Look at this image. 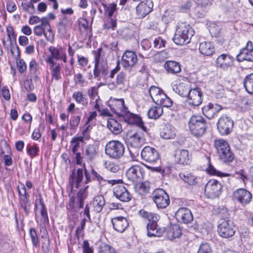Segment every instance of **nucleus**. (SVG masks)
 <instances>
[{
    "instance_id": "1",
    "label": "nucleus",
    "mask_w": 253,
    "mask_h": 253,
    "mask_svg": "<svg viewBox=\"0 0 253 253\" xmlns=\"http://www.w3.org/2000/svg\"><path fill=\"white\" fill-rule=\"evenodd\" d=\"M108 103L111 111L119 117L122 118L126 122L129 124H135L143 131H146L147 128L144 126L141 118L130 112L126 106L123 99L111 97Z\"/></svg>"
},
{
    "instance_id": "2",
    "label": "nucleus",
    "mask_w": 253,
    "mask_h": 253,
    "mask_svg": "<svg viewBox=\"0 0 253 253\" xmlns=\"http://www.w3.org/2000/svg\"><path fill=\"white\" fill-rule=\"evenodd\" d=\"M140 214L144 218H147L149 223L147 224V235L149 237H161L164 232L163 229L158 227L157 222L160 219L159 215L155 213L140 211Z\"/></svg>"
},
{
    "instance_id": "3",
    "label": "nucleus",
    "mask_w": 253,
    "mask_h": 253,
    "mask_svg": "<svg viewBox=\"0 0 253 253\" xmlns=\"http://www.w3.org/2000/svg\"><path fill=\"white\" fill-rule=\"evenodd\" d=\"M194 34V31L192 27L186 22H182L178 25L173 41L177 45L186 44L190 42Z\"/></svg>"
},
{
    "instance_id": "4",
    "label": "nucleus",
    "mask_w": 253,
    "mask_h": 253,
    "mask_svg": "<svg viewBox=\"0 0 253 253\" xmlns=\"http://www.w3.org/2000/svg\"><path fill=\"white\" fill-rule=\"evenodd\" d=\"M189 128L192 135L197 137H200L206 131V121L201 116L193 115L189 121Z\"/></svg>"
},
{
    "instance_id": "5",
    "label": "nucleus",
    "mask_w": 253,
    "mask_h": 253,
    "mask_svg": "<svg viewBox=\"0 0 253 253\" xmlns=\"http://www.w3.org/2000/svg\"><path fill=\"white\" fill-rule=\"evenodd\" d=\"M95 65L93 70V76L94 78L97 80H100V75L106 76L108 74V66L106 62H100L101 57H103L104 55L105 51L102 48L97 49V50L93 51Z\"/></svg>"
},
{
    "instance_id": "6",
    "label": "nucleus",
    "mask_w": 253,
    "mask_h": 253,
    "mask_svg": "<svg viewBox=\"0 0 253 253\" xmlns=\"http://www.w3.org/2000/svg\"><path fill=\"white\" fill-rule=\"evenodd\" d=\"M105 151L106 154L110 158L119 159L124 155L125 147L120 141L112 140L106 144Z\"/></svg>"
},
{
    "instance_id": "7",
    "label": "nucleus",
    "mask_w": 253,
    "mask_h": 253,
    "mask_svg": "<svg viewBox=\"0 0 253 253\" xmlns=\"http://www.w3.org/2000/svg\"><path fill=\"white\" fill-rule=\"evenodd\" d=\"M236 227L226 208H222V238L233 236Z\"/></svg>"
},
{
    "instance_id": "8",
    "label": "nucleus",
    "mask_w": 253,
    "mask_h": 253,
    "mask_svg": "<svg viewBox=\"0 0 253 253\" xmlns=\"http://www.w3.org/2000/svg\"><path fill=\"white\" fill-rule=\"evenodd\" d=\"M49 51L50 55L48 56L45 59V62L49 64H53L57 63L55 60H62L64 63L67 61V56L65 48L61 46L55 47L54 46H50Z\"/></svg>"
},
{
    "instance_id": "9",
    "label": "nucleus",
    "mask_w": 253,
    "mask_h": 253,
    "mask_svg": "<svg viewBox=\"0 0 253 253\" xmlns=\"http://www.w3.org/2000/svg\"><path fill=\"white\" fill-rule=\"evenodd\" d=\"M152 199L157 207L159 209L167 208L170 203V199L166 192L161 188L155 189L152 193Z\"/></svg>"
},
{
    "instance_id": "10",
    "label": "nucleus",
    "mask_w": 253,
    "mask_h": 253,
    "mask_svg": "<svg viewBox=\"0 0 253 253\" xmlns=\"http://www.w3.org/2000/svg\"><path fill=\"white\" fill-rule=\"evenodd\" d=\"M84 175L86 178L85 183L90 181V180L89 177V174L87 173L85 164H84L83 168L78 169L77 171L75 170L72 171L69 180V183L72 188H79L84 176Z\"/></svg>"
},
{
    "instance_id": "11",
    "label": "nucleus",
    "mask_w": 253,
    "mask_h": 253,
    "mask_svg": "<svg viewBox=\"0 0 253 253\" xmlns=\"http://www.w3.org/2000/svg\"><path fill=\"white\" fill-rule=\"evenodd\" d=\"M17 189L19 206L21 209L28 215L31 207V204L29 201V195L27 192L26 187L23 184H21L20 186H18Z\"/></svg>"
},
{
    "instance_id": "12",
    "label": "nucleus",
    "mask_w": 253,
    "mask_h": 253,
    "mask_svg": "<svg viewBox=\"0 0 253 253\" xmlns=\"http://www.w3.org/2000/svg\"><path fill=\"white\" fill-rule=\"evenodd\" d=\"M203 93L199 87L191 88L186 97V102L190 106H197L202 102Z\"/></svg>"
},
{
    "instance_id": "13",
    "label": "nucleus",
    "mask_w": 253,
    "mask_h": 253,
    "mask_svg": "<svg viewBox=\"0 0 253 253\" xmlns=\"http://www.w3.org/2000/svg\"><path fill=\"white\" fill-rule=\"evenodd\" d=\"M141 156L144 161L151 164L156 163L160 159L158 151L150 146H146L142 150Z\"/></svg>"
},
{
    "instance_id": "14",
    "label": "nucleus",
    "mask_w": 253,
    "mask_h": 253,
    "mask_svg": "<svg viewBox=\"0 0 253 253\" xmlns=\"http://www.w3.org/2000/svg\"><path fill=\"white\" fill-rule=\"evenodd\" d=\"M221 184L215 179L208 181L205 188V192L210 197L213 198L220 196Z\"/></svg>"
},
{
    "instance_id": "15",
    "label": "nucleus",
    "mask_w": 253,
    "mask_h": 253,
    "mask_svg": "<svg viewBox=\"0 0 253 253\" xmlns=\"http://www.w3.org/2000/svg\"><path fill=\"white\" fill-rule=\"evenodd\" d=\"M144 173L145 171L143 168L135 165L127 170L126 174L128 180L133 182H137L143 178Z\"/></svg>"
},
{
    "instance_id": "16",
    "label": "nucleus",
    "mask_w": 253,
    "mask_h": 253,
    "mask_svg": "<svg viewBox=\"0 0 253 253\" xmlns=\"http://www.w3.org/2000/svg\"><path fill=\"white\" fill-rule=\"evenodd\" d=\"M117 184H120L117 185L113 188V193L115 197L122 202L129 201L131 199V195L123 184V181Z\"/></svg>"
},
{
    "instance_id": "17",
    "label": "nucleus",
    "mask_w": 253,
    "mask_h": 253,
    "mask_svg": "<svg viewBox=\"0 0 253 253\" xmlns=\"http://www.w3.org/2000/svg\"><path fill=\"white\" fill-rule=\"evenodd\" d=\"M237 59L239 62L245 60L253 62V45L251 42H248L246 46L241 50L237 55Z\"/></svg>"
},
{
    "instance_id": "18",
    "label": "nucleus",
    "mask_w": 253,
    "mask_h": 253,
    "mask_svg": "<svg viewBox=\"0 0 253 253\" xmlns=\"http://www.w3.org/2000/svg\"><path fill=\"white\" fill-rule=\"evenodd\" d=\"M137 61L136 53L131 50L126 51L122 58V64L125 69H128L134 66Z\"/></svg>"
},
{
    "instance_id": "19",
    "label": "nucleus",
    "mask_w": 253,
    "mask_h": 253,
    "mask_svg": "<svg viewBox=\"0 0 253 253\" xmlns=\"http://www.w3.org/2000/svg\"><path fill=\"white\" fill-rule=\"evenodd\" d=\"M153 3L152 1L147 0L141 2L136 7V15L138 18H143L152 10Z\"/></svg>"
},
{
    "instance_id": "20",
    "label": "nucleus",
    "mask_w": 253,
    "mask_h": 253,
    "mask_svg": "<svg viewBox=\"0 0 253 253\" xmlns=\"http://www.w3.org/2000/svg\"><path fill=\"white\" fill-rule=\"evenodd\" d=\"M50 33L51 29L47 18H42L41 23L36 26L34 28V33L37 36H41L44 35L45 37L47 36V32Z\"/></svg>"
},
{
    "instance_id": "21",
    "label": "nucleus",
    "mask_w": 253,
    "mask_h": 253,
    "mask_svg": "<svg viewBox=\"0 0 253 253\" xmlns=\"http://www.w3.org/2000/svg\"><path fill=\"white\" fill-rule=\"evenodd\" d=\"M175 217L179 222L187 224L193 220L191 211L186 208H180L175 213Z\"/></svg>"
},
{
    "instance_id": "22",
    "label": "nucleus",
    "mask_w": 253,
    "mask_h": 253,
    "mask_svg": "<svg viewBox=\"0 0 253 253\" xmlns=\"http://www.w3.org/2000/svg\"><path fill=\"white\" fill-rule=\"evenodd\" d=\"M234 196L240 203L244 206L249 204L252 199L251 193L245 189H240L234 192Z\"/></svg>"
},
{
    "instance_id": "23",
    "label": "nucleus",
    "mask_w": 253,
    "mask_h": 253,
    "mask_svg": "<svg viewBox=\"0 0 253 253\" xmlns=\"http://www.w3.org/2000/svg\"><path fill=\"white\" fill-rule=\"evenodd\" d=\"M111 222L114 229L119 233H123L128 226L127 219L123 216L115 217Z\"/></svg>"
},
{
    "instance_id": "24",
    "label": "nucleus",
    "mask_w": 253,
    "mask_h": 253,
    "mask_svg": "<svg viewBox=\"0 0 253 253\" xmlns=\"http://www.w3.org/2000/svg\"><path fill=\"white\" fill-rule=\"evenodd\" d=\"M191 155L186 149H177L175 151V160L181 165H188L191 162Z\"/></svg>"
},
{
    "instance_id": "25",
    "label": "nucleus",
    "mask_w": 253,
    "mask_h": 253,
    "mask_svg": "<svg viewBox=\"0 0 253 253\" xmlns=\"http://www.w3.org/2000/svg\"><path fill=\"white\" fill-rule=\"evenodd\" d=\"M126 142L129 148L138 149L144 144V139L140 134L135 133L127 137Z\"/></svg>"
},
{
    "instance_id": "26",
    "label": "nucleus",
    "mask_w": 253,
    "mask_h": 253,
    "mask_svg": "<svg viewBox=\"0 0 253 253\" xmlns=\"http://www.w3.org/2000/svg\"><path fill=\"white\" fill-rule=\"evenodd\" d=\"M221 106L217 104L210 103L204 106L203 109V114L209 119L213 118L220 110Z\"/></svg>"
},
{
    "instance_id": "27",
    "label": "nucleus",
    "mask_w": 253,
    "mask_h": 253,
    "mask_svg": "<svg viewBox=\"0 0 253 253\" xmlns=\"http://www.w3.org/2000/svg\"><path fill=\"white\" fill-rule=\"evenodd\" d=\"M190 89L188 84L183 83H177L172 85L173 90L183 97H187Z\"/></svg>"
},
{
    "instance_id": "28",
    "label": "nucleus",
    "mask_w": 253,
    "mask_h": 253,
    "mask_svg": "<svg viewBox=\"0 0 253 253\" xmlns=\"http://www.w3.org/2000/svg\"><path fill=\"white\" fill-rule=\"evenodd\" d=\"M29 71L31 80L37 82L39 80V76L40 74V69L35 59H32L30 62Z\"/></svg>"
},
{
    "instance_id": "29",
    "label": "nucleus",
    "mask_w": 253,
    "mask_h": 253,
    "mask_svg": "<svg viewBox=\"0 0 253 253\" xmlns=\"http://www.w3.org/2000/svg\"><path fill=\"white\" fill-rule=\"evenodd\" d=\"M160 135L164 139H173L176 135V129L172 126L166 125L161 129Z\"/></svg>"
},
{
    "instance_id": "30",
    "label": "nucleus",
    "mask_w": 253,
    "mask_h": 253,
    "mask_svg": "<svg viewBox=\"0 0 253 253\" xmlns=\"http://www.w3.org/2000/svg\"><path fill=\"white\" fill-rule=\"evenodd\" d=\"M182 234L180 227L176 224L168 227L166 230L167 238L170 240L179 238Z\"/></svg>"
},
{
    "instance_id": "31",
    "label": "nucleus",
    "mask_w": 253,
    "mask_h": 253,
    "mask_svg": "<svg viewBox=\"0 0 253 253\" xmlns=\"http://www.w3.org/2000/svg\"><path fill=\"white\" fill-rule=\"evenodd\" d=\"M149 94L153 101L156 103L162 97H165V93L162 89L155 86H152L149 90Z\"/></svg>"
},
{
    "instance_id": "32",
    "label": "nucleus",
    "mask_w": 253,
    "mask_h": 253,
    "mask_svg": "<svg viewBox=\"0 0 253 253\" xmlns=\"http://www.w3.org/2000/svg\"><path fill=\"white\" fill-rule=\"evenodd\" d=\"M234 158L233 153L227 142L222 140V160L226 162H231Z\"/></svg>"
},
{
    "instance_id": "33",
    "label": "nucleus",
    "mask_w": 253,
    "mask_h": 253,
    "mask_svg": "<svg viewBox=\"0 0 253 253\" xmlns=\"http://www.w3.org/2000/svg\"><path fill=\"white\" fill-rule=\"evenodd\" d=\"M199 50L202 54L211 56L214 52V47L211 42H204L200 43Z\"/></svg>"
},
{
    "instance_id": "34",
    "label": "nucleus",
    "mask_w": 253,
    "mask_h": 253,
    "mask_svg": "<svg viewBox=\"0 0 253 253\" xmlns=\"http://www.w3.org/2000/svg\"><path fill=\"white\" fill-rule=\"evenodd\" d=\"M164 67L169 74H175L181 72L179 63L174 61H168L165 62Z\"/></svg>"
},
{
    "instance_id": "35",
    "label": "nucleus",
    "mask_w": 253,
    "mask_h": 253,
    "mask_svg": "<svg viewBox=\"0 0 253 253\" xmlns=\"http://www.w3.org/2000/svg\"><path fill=\"white\" fill-rule=\"evenodd\" d=\"M105 204L104 198L101 195L94 197L91 202L93 210L96 212H100L102 210Z\"/></svg>"
},
{
    "instance_id": "36",
    "label": "nucleus",
    "mask_w": 253,
    "mask_h": 253,
    "mask_svg": "<svg viewBox=\"0 0 253 253\" xmlns=\"http://www.w3.org/2000/svg\"><path fill=\"white\" fill-rule=\"evenodd\" d=\"M51 76V80L58 81L61 78V65L59 63L49 64Z\"/></svg>"
},
{
    "instance_id": "37",
    "label": "nucleus",
    "mask_w": 253,
    "mask_h": 253,
    "mask_svg": "<svg viewBox=\"0 0 253 253\" xmlns=\"http://www.w3.org/2000/svg\"><path fill=\"white\" fill-rule=\"evenodd\" d=\"M42 217L39 220L36 215V220L39 225L40 230L41 232H44L46 230V225L49 223V219L47 215V211H41Z\"/></svg>"
},
{
    "instance_id": "38",
    "label": "nucleus",
    "mask_w": 253,
    "mask_h": 253,
    "mask_svg": "<svg viewBox=\"0 0 253 253\" xmlns=\"http://www.w3.org/2000/svg\"><path fill=\"white\" fill-rule=\"evenodd\" d=\"M107 127L116 135L120 134L123 131L121 125L114 119L110 118L108 120Z\"/></svg>"
},
{
    "instance_id": "39",
    "label": "nucleus",
    "mask_w": 253,
    "mask_h": 253,
    "mask_svg": "<svg viewBox=\"0 0 253 253\" xmlns=\"http://www.w3.org/2000/svg\"><path fill=\"white\" fill-rule=\"evenodd\" d=\"M180 178L190 185H195L197 183V177L188 172H181L179 174Z\"/></svg>"
},
{
    "instance_id": "40",
    "label": "nucleus",
    "mask_w": 253,
    "mask_h": 253,
    "mask_svg": "<svg viewBox=\"0 0 253 253\" xmlns=\"http://www.w3.org/2000/svg\"><path fill=\"white\" fill-rule=\"evenodd\" d=\"M91 173L94 179H96L98 182H99V184H105V183L107 182L109 184H111L112 185H114L117 184V183H120L122 182V179H117V180H106L104 179L102 176L97 173L96 171H95L94 169H92Z\"/></svg>"
},
{
    "instance_id": "41",
    "label": "nucleus",
    "mask_w": 253,
    "mask_h": 253,
    "mask_svg": "<svg viewBox=\"0 0 253 253\" xmlns=\"http://www.w3.org/2000/svg\"><path fill=\"white\" fill-rule=\"evenodd\" d=\"M163 113V109L161 106H153L148 112L149 118L157 119L160 117Z\"/></svg>"
},
{
    "instance_id": "42",
    "label": "nucleus",
    "mask_w": 253,
    "mask_h": 253,
    "mask_svg": "<svg viewBox=\"0 0 253 253\" xmlns=\"http://www.w3.org/2000/svg\"><path fill=\"white\" fill-rule=\"evenodd\" d=\"M222 122L224 123V125H222V129L224 130V134L228 135L232 131L233 121L227 117H222Z\"/></svg>"
},
{
    "instance_id": "43",
    "label": "nucleus",
    "mask_w": 253,
    "mask_h": 253,
    "mask_svg": "<svg viewBox=\"0 0 253 253\" xmlns=\"http://www.w3.org/2000/svg\"><path fill=\"white\" fill-rule=\"evenodd\" d=\"M84 154L88 160L91 161L94 159L97 155L96 146L92 144L88 145L85 148Z\"/></svg>"
},
{
    "instance_id": "44",
    "label": "nucleus",
    "mask_w": 253,
    "mask_h": 253,
    "mask_svg": "<svg viewBox=\"0 0 253 253\" xmlns=\"http://www.w3.org/2000/svg\"><path fill=\"white\" fill-rule=\"evenodd\" d=\"M71 22L65 17L63 18L58 25V32L61 35H65L67 32V29L71 26Z\"/></svg>"
},
{
    "instance_id": "45",
    "label": "nucleus",
    "mask_w": 253,
    "mask_h": 253,
    "mask_svg": "<svg viewBox=\"0 0 253 253\" xmlns=\"http://www.w3.org/2000/svg\"><path fill=\"white\" fill-rule=\"evenodd\" d=\"M244 85L249 93L253 94V74H250L245 77Z\"/></svg>"
},
{
    "instance_id": "46",
    "label": "nucleus",
    "mask_w": 253,
    "mask_h": 253,
    "mask_svg": "<svg viewBox=\"0 0 253 253\" xmlns=\"http://www.w3.org/2000/svg\"><path fill=\"white\" fill-rule=\"evenodd\" d=\"M206 160L207 161V165L204 166V170L210 175H215L221 176V172L216 170L214 167L211 164L209 157H207L206 158Z\"/></svg>"
},
{
    "instance_id": "47",
    "label": "nucleus",
    "mask_w": 253,
    "mask_h": 253,
    "mask_svg": "<svg viewBox=\"0 0 253 253\" xmlns=\"http://www.w3.org/2000/svg\"><path fill=\"white\" fill-rule=\"evenodd\" d=\"M72 97L77 103L81 104L84 106L87 104V98L85 94L80 91H75L73 93Z\"/></svg>"
},
{
    "instance_id": "48",
    "label": "nucleus",
    "mask_w": 253,
    "mask_h": 253,
    "mask_svg": "<svg viewBox=\"0 0 253 253\" xmlns=\"http://www.w3.org/2000/svg\"><path fill=\"white\" fill-rule=\"evenodd\" d=\"M92 127L90 125L85 124L84 128L82 130L81 135L77 137L81 138L82 141L84 140H87L89 139L90 136V131Z\"/></svg>"
},
{
    "instance_id": "49",
    "label": "nucleus",
    "mask_w": 253,
    "mask_h": 253,
    "mask_svg": "<svg viewBox=\"0 0 253 253\" xmlns=\"http://www.w3.org/2000/svg\"><path fill=\"white\" fill-rule=\"evenodd\" d=\"M220 23H218V25L216 23H212L210 24L209 26V31L212 36L215 37H218L220 35Z\"/></svg>"
},
{
    "instance_id": "50",
    "label": "nucleus",
    "mask_w": 253,
    "mask_h": 253,
    "mask_svg": "<svg viewBox=\"0 0 253 253\" xmlns=\"http://www.w3.org/2000/svg\"><path fill=\"white\" fill-rule=\"evenodd\" d=\"M138 192L143 195L149 193L150 189V184L148 181H144L136 186Z\"/></svg>"
},
{
    "instance_id": "51",
    "label": "nucleus",
    "mask_w": 253,
    "mask_h": 253,
    "mask_svg": "<svg viewBox=\"0 0 253 253\" xmlns=\"http://www.w3.org/2000/svg\"><path fill=\"white\" fill-rule=\"evenodd\" d=\"M81 122V117L80 116H72L70 117L69 121L70 129L76 130L79 125Z\"/></svg>"
},
{
    "instance_id": "52",
    "label": "nucleus",
    "mask_w": 253,
    "mask_h": 253,
    "mask_svg": "<svg viewBox=\"0 0 253 253\" xmlns=\"http://www.w3.org/2000/svg\"><path fill=\"white\" fill-rule=\"evenodd\" d=\"M126 81V75L122 72L117 76L115 82L117 83V85H119V89H121L124 88Z\"/></svg>"
},
{
    "instance_id": "53",
    "label": "nucleus",
    "mask_w": 253,
    "mask_h": 253,
    "mask_svg": "<svg viewBox=\"0 0 253 253\" xmlns=\"http://www.w3.org/2000/svg\"><path fill=\"white\" fill-rule=\"evenodd\" d=\"M105 12L109 17H111L114 13L117 10V5L114 3L110 4L109 5H104Z\"/></svg>"
},
{
    "instance_id": "54",
    "label": "nucleus",
    "mask_w": 253,
    "mask_h": 253,
    "mask_svg": "<svg viewBox=\"0 0 253 253\" xmlns=\"http://www.w3.org/2000/svg\"><path fill=\"white\" fill-rule=\"evenodd\" d=\"M27 153L29 156L33 158L38 155L39 148L37 144H34L32 146H28L27 148Z\"/></svg>"
},
{
    "instance_id": "55",
    "label": "nucleus",
    "mask_w": 253,
    "mask_h": 253,
    "mask_svg": "<svg viewBox=\"0 0 253 253\" xmlns=\"http://www.w3.org/2000/svg\"><path fill=\"white\" fill-rule=\"evenodd\" d=\"M156 104L160 105V106H162L165 107H169L172 106V101L171 99L165 94V97L161 98L160 100H159Z\"/></svg>"
},
{
    "instance_id": "56",
    "label": "nucleus",
    "mask_w": 253,
    "mask_h": 253,
    "mask_svg": "<svg viewBox=\"0 0 253 253\" xmlns=\"http://www.w3.org/2000/svg\"><path fill=\"white\" fill-rule=\"evenodd\" d=\"M83 142L81 138H78L77 137H74L71 141V144L72 146V151L73 153L79 151L80 143Z\"/></svg>"
},
{
    "instance_id": "57",
    "label": "nucleus",
    "mask_w": 253,
    "mask_h": 253,
    "mask_svg": "<svg viewBox=\"0 0 253 253\" xmlns=\"http://www.w3.org/2000/svg\"><path fill=\"white\" fill-rule=\"evenodd\" d=\"M233 64V57L228 54H222V66L231 67Z\"/></svg>"
},
{
    "instance_id": "58",
    "label": "nucleus",
    "mask_w": 253,
    "mask_h": 253,
    "mask_svg": "<svg viewBox=\"0 0 253 253\" xmlns=\"http://www.w3.org/2000/svg\"><path fill=\"white\" fill-rule=\"evenodd\" d=\"M98 87L93 86L88 89V94L91 100L98 99L99 97L98 93Z\"/></svg>"
},
{
    "instance_id": "59",
    "label": "nucleus",
    "mask_w": 253,
    "mask_h": 253,
    "mask_svg": "<svg viewBox=\"0 0 253 253\" xmlns=\"http://www.w3.org/2000/svg\"><path fill=\"white\" fill-rule=\"evenodd\" d=\"M99 253H116L115 250L110 246L103 244L99 248Z\"/></svg>"
},
{
    "instance_id": "60",
    "label": "nucleus",
    "mask_w": 253,
    "mask_h": 253,
    "mask_svg": "<svg viewBox=\"0 0 253 253\" xmlns=\"http://www.w3.org/2000/svg\"><path fill=\"white\" fill-rule=\"evenodd\" d=\"M79 25L81 31L84 30L87 33L90 30L88 22L84 18L79 19Z\"/></svg>"
},
{
    "instance_id": "61",
    "label": "nucleus",
    "mask_w": 253,
    "mask_h": 253,
    "mask_svg": "<svg viewBox=\"0 0 253 253\" xmlns=\"http://www.w3.org/2000/svg\"><path fill=\"white\" fill-rule=\"evenodd\" d=\"M30 235L33 246L35 247H37L39 245V241L37 236V231L34 228L30 229Z\"/></svg>"
},
{
    "instance_id": "62",
    "label": "nucleus",
    "mask_w": 253,
    "mask_h": 253,
    "mask_svg": "<svg viewBox=\"0 0 253 253\" xmlns=\"http://www.w3.org/2000/svg\"><path fill=\"white\" fill-rule=\"evenodd\" d=\"M6 33L7 35V40L10 43H12V41L16 40V35L14 34L13 28L12 26H8L6 28Z\"/></svg>"
},
{
    "instance_id": "63",
    "label": "nucleus",
    "mask_w": 253,
    "mask_h": 253,
    "mask_svg": "<svg viewBox=\"0 0 253 253\" xmlns=\"http://www.w3.org/2000/svg\"><path fill=\"white\" fill-rule=\"evenodd\" d=\"M41 208V211H46V208L41 195L38 196L35 201V209Z\"/></svg>"
},
{
    "instance_id": "64",
    "label": "nucleus",
    "mask_w": 253,
    "mask_h": 253,
    "mask_svg": "<svg viewBox=\"0 0 253 253\" xmlns=\"http://www.w3.org/2000/svg\"><path fill=\"white\" fill-rule=\"evenodd\" d=\"M211 250L208 243L202 244L197 253H211Z\"/></svg>"
}]
</instances>
